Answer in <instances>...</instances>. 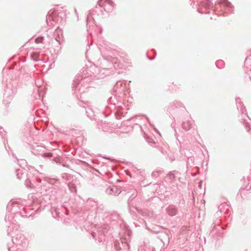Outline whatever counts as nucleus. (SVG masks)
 <instances>
[{
	"mask_svg": "<svg viewBox=\"0 0 251 251\" xmlns=\"http://www.w3.org/2000/svg\"><path fill=\"white\" fill-rule=\"evenodd\" d=\"M63 11H53L50 14L49 12L46 17V22L48 25H53L55 23L63 24L65 18Z\"/></svg>",
	"mask_w": 251,
	"mask_h": 251,
	"instance_id": "nucleus-8",
	"label": "nucleus"
},
{
	"mask_svg": "<svg viewBox=\"0 0 251 251\" xmlns=\"http://www.w3.org/2000/svg\"><path fill=\"white\" fill-rule=\"evenodd\" d=\"M147 141L149 143L155 144V141L152 139L148 138L147 139Z\"/></svg>",
	"mask_w": 251,
	"mask_h": 251,
	"instance_id": "nucleus-44",
	"label": "nucleus"
},
{
	"mask_svg": "<svg viewBox=\"0 0 251 251\" xmlns=\"http://www.w3.org/2000/svg\"><path fill=\"white\" fill-rule=\"evenodd\" d=\"M85 71L86 72V74H84L83 71L82 73H80L78 75L76 76L73 84V88H75V90H78L79 91H80L79 86L81 84L82 81H84L85 79L87 77L86 76L88 74L87 70H86Z\"/></svg>",
	"mask_w": 251,
	"mask_h": 251,
	"instance_id": "nucleus-18",
	"label": "nucleus"
},
{
	"mask_svg": "<svg viewBox=\"0 0 251 251\" xmlns=\"http://www.w3.org/2000/svg\"><path fill=\"white\" fill-rule=\"evenodd\" d=\"M25 172V170L23 169H19L16 170V174L17 178L19 179H21L23 177V176Z\"/></svg>",
	"mask_w": 251,
	"mask_h": 251,
	"instance_id": "nucleus-28",
	"label": "nucleus"
},
{
	"mask_svg": "<svg viewBox=\"0 0 251 251\" xmlns=\"http://www.w3.org/2000/svg\"><path fill=\"white\" fill-rule=\"evenodd\" d=\"M8 251H25L23 249L18 247L17 246H13L11 248H8Z\"/></svg>",
	"mask_w": 251,
	"mask_h": 251,
	"instance_id": "nucleus-34",
	"label": "nucleus"
},
{
	"mask_svg": "<svg viewBox=\"0 0 251 251\" xmlns=\"http://www.w3.org/2000/svg\"><path fill=\"white\" fill-rule=\"evenodd\" d=\"M62 166H63V167H66V168H69V167H70V166H69V165L68 164H67V163H63L62 164Z\"/></svg>",
	"mask_w": 251,
	"mask_h": 251,
	"instance_id": "nucleus-46",
	"label": "nucleus"
},
{
	"mask_svg": "<svg viewBox=\"0 0 251 251\" xmlns=\"http://www.w3.org/2000/svg\"><path fill=\"white\" fill-rule=\"evenodd\" d=\"M100 33L102 32V29L101 28L100 29Z\"/></svg>",
	"mask_w": 251,
	"mask_h": 251,
	"instance_id": "nucleus-54",
	"label": "nucleus"
},
{
	"mask_svg": "<svg viewBox=\"0 0 251 251\" xmlns=\"http://www.w3.org/2000/svg\"><path fill=\"white\" fill-rule=\"evenodd\" d=\"M169 176H171V177H174V175L172 173H170Z\"/></svg>",
	"mask_w": 251,
	"mask_h": 251,
	"instance_id": "nucleus-50",
	"label": "nucleus"
},
{
	"mask_svg": "<svg viewBox=\"0 0 251 251\" xmlns=\"http://www.w3.org/2000/svg\"><path fill=\"white\" fill-rule=\"evenodd\" d=\"M86 114L88 118L91 120H96V115L95 112L91 106H88L85 110Z\"/></svg>",
	"mask_w": 251,
	"mask_h": 251,
	"instance_id": "nucleus-23",
	"label": "nucleus"
},
{
	"mask_svg": "<svg viewBox=\"0 0 251 251\" xmlns=\"http://www.w3.org/2000/svg\"><path fill=\"white\" fill-rule=\"evenodd\" d=\"M32 181L33 182L35 181L37 184H40L42 182L41 179L37 176H33Z\"/></svg>",
	"mask_w": 251,
	"mask_h": 251,
	"instance_id": "nucleus-39",
	"label": "nucleus"
},
{
	"mask_svg": "<svg viewBox=\"0 0 251 251\" xmlns=\"http://www.w3.org/2000/svg\"><path fill=\"white\" fill-rule=\"evenodd\" d=\"M154 229V231L153 232H155V233H157L158 232H159L160 231V229H163L164 228L161 226H156L154 227L153 228Z\"/></svg>",
	"mask_w": 251,
	"mask_h": 251,
	"instance_id": "nucleus-40",
	"label": "nucleus"
},
{
	"mask_svg": "<svg viewBox=\"0 0 251 251\" xmlns=\"http://www.w3.org/2000/svg\"><path fill=\"white\" fill-rule=\"evenodd\" d=\"M11 213H9V211L6 214L4 220L6 222H8L11 226L9 225L8 227L7 234L10 235L11 229L13 228V225L15 226V222L16 220L19 217L22 218H31L33 219V215L35 213H38L43 210L45 208V205H43L41 203L40 205L35 209V208H31L30 207H23L22 208L19 206V204L17 203H11ZM9 204L7 205V208L8 210H9Z\"/></svg>",
	"mask_w": 251,
	"mask_h": 251,
	"instance_id": "nucleus-1",
	"label": "nucleus"
},
{
	"mask_svg": "<svg viewBox=\"0 0 251 251\" xmlns=\"http://www.w3.org/2000/svg\"><path fill=\"white\" fill-rule=\"evenodd\" d=\"M148 59L151 60H153L154 59V58H151V57H149L148 56Z\"/></svg>",
	"mask_w": 251,
	"mask_h": 251,
	"instance_id": "nucleus-52",
	"label": "nucleus"
},
{
	"mask_svg": "<svg viewBox=\"0 0 251 251\" xmlns=\"http://www.w3.org/2000/svg\"><path fill=\"white\" fill-rule=\"evenodd\" d=\"M167 112L169 117H172L174 120H175V118L178 119L184 114H186L184 107L181 106L180 102L177 101H175L170 104Z\"/></svg>",
	"mask_w": 251,
	"mask_h": 251,
	"instance_id": "nucleus-6",
	"label": "nucleus"
},
{
	"mask_svg": "<svg viewBox=\"0 0 251 251\" xmlns=\"http://www.w3.org/2000/svg\"><path fill=\"white\" fill-rule=\"evenodd\" d=\"M24 142L26 143L29 147L31 152L36 156H41L44 158H50L53 156L52 153L50 152H48L46 149L44 147L38 145H30V142L32 140V138L30 136V133L26 132L24 134L23 139Z\"/></svg>",
	"mask_w": 251,
	"mask_h": 251,
	"instance_id": "nucleus-2",
	"label": "nucleus"
},
{
	"mask_svg": "<svg viewBox=\"0 0 251 251\" xmlns=\"http://www.w3.org/2000/svg\"><path fill=\"white\" fill-rule=\"evenodd\" d=\"M77 182V180H75L74 181L73 179L70 182L68 183V186L69 188L70 191L72 193H76L77 191L76 182Z\"/></svg>",
	"mask_w": 251,
	"mask_h": 251,
	"instance_id": "nucleus-24",
	"label": "nucleus"
},
{
	"mask_svg": "<svg viewBox=\"0 0 251 251\" xmlns=\"http://www.w3.org/2000/svg\"><path fill=\"white\" fill-rule=\"evenodd\" d=\"M110 226L106 225L98 226L96 232L91 233L92 237L95 240H98L99 243L105 241V233L109 229Z\"/></svg>",
	"mask_w": 251,
	"mask_h": 251,
	"instance_id": "nucleus-9",
	"label": "nucleus"
},
{
	"mask_svg": "<svg viewBox=\"0 0 251 251\" xmlns=\"http://www.w3.org/2000/svg\"><path fill=\"white\" fill-rule=\"evenodd\" d=\"M101 54L103 58L107 60L108 61L111 62L113 64L117 65L118 67L120 69L122 68L120 65L121 61H118L117 58H115L113 56L112 53L111 52V50H107L106 52H104V50H101Z\"/></svg>",
	"mask_w": 251,
	"mask_h": 251,
	"instance_id": "nucleus-14",
	"label": "nucleus"
},
{
	"mask_svg": "<svg viewBox=\"0 0 251 251\" xmlns=\"http://www.w3.org/2000/svg\"><path fill=\"white\" fill-rule=\"evenodd\" d=\"M235 101L237 109H240L242 113L240 120L244 124L247 131L251 133V119L247 114L246 108L239 98H237Z\"/></svg>",
	"mask_w": 251,
	"mask_h": 251,
	"instance_id": "nucleus-5",
	"label": "nucleus"
},
{
	"mask_svg": "<svg viewBox=\"0 0 251 251\" xmlns=\"http://www.w3.org/2000/svg\"><path fill=\"white\" fill-rule=\"evenodd\" d=\"M62 33V30L59 28V26H57L53 34L54 39L59 44H60L63 38Z\"/></svg>",
	"mask_w": 251,
	"mask_h": 251,
	"instance_id": "nucleus-22",
	"label": "nucleus"
},
{
	"mask_svg": "<svg viewBox=\"0 0 251 251\" xmlns=\"http://www.w3.org/2000/svg\"><path fill=\"white\" fill-rule=\"evenodd\" d=\"M187 165H194V158L192 156L188 157Z\"/></svg>",
	"mask_w": 251,
	"mask_h": 251,
	"instance_id": "nucleus-37",
	"label": "nucleus"
},
{
	"mask_svg": "<svg viewBox=\"0 0 251 251\" xmlns=\"http://www.w3.org/2000/svg\"><path fill=\"white\" fill-rule=\"evenodd\" d=\"M61 177L63 179L66 181H69V182L73 180V176H72L71 175L67 173L62 174L61 175Z\"/></svg>",
	"mask_w": 251,
	"mask_h": 251,
	"instance_id": "nucleus-30",
	"label": "nucleus"
},
{
	"mask_svg": "<svg viewBox=\"0 0 251 251\" xmlns=\"http://www.w3.org/2000/svg\"><path fill=\"white\" fill-rule=\"evenodd\" d=\"M162 153H163V154L165 153V152L164 151H162Z\"/></svg>",
	"mask_w": 251,
	"mask_h": 251,
	"instance_id": "nucleus-56",
	"label": "nucleus"
},
{
	"mask_svg": "<svg viewBox=\"0 0 251 251\" xmlns=\"http://www.w3.org/2000/svg\"><path fill=\"white\" fill-rule=\"evenodd\" d=\"M196 125L194 124V121L191 118L183 121L181 124V127L186 131H189L192 132L194 131Z\"/></svg>",
	"mask_w": 251,
	"mask_h": 251,
	"instance_id": "nucleus-16",
	"label": "nucleus"
},
{
	"mask_svg": "<svg viewBox=\"0 0 251 251\" xmlns=\"http://www.w3.org/2000/svg\"><path fill=\"white\" fill-rule=\"evenodd\" d=\"M75 13L76 15L77 16V17H78V14H77V12H76V9H75Z\"/></svg>",
	"mask_w": 251,
	"mask_h": 251,
	"instance_id": "nucleus-53",
	"label": "nucleus"
},
{
	"mask_svg": "<svg viewBox=\"0 0 251 251\" xmlns=\"http://www.w3.org/2000/svg\"><path fill=\"white\" fill-rule=\"evenodd\" d=\"M175 132H176L175 136H176V140H177V142L179 143V144H181V142H180V139H179L178 138V136H177V133H176V129H175Z\"/></svg>",
	"mask_w": 251,
	"mask_h": 251,
	"instance_id": "nucleus-45",
	"label": "nucleus"
},
{
	"mask_svg": "<svg viewBox=\"0 0 251 251\" xmlns=\"http://www.w3.org/2000/svg\"><path fill=\"white\" fill-rule=\"evenodd\" d=\"M4 131L2 127L0 126V135L2 136V137L4 138L5 136V133H4Z\"/></svg>",
	"mask_w": 251,
	"mask_h": 251,
	"instance_id": "nucleus-43",
	"label": "nucleus"
},
{
	"mask_svg": "<svg viewBox=\"0 0 251 251\" xmlns=\"http://www.w3.org/2000/svg\"><path fill=\"white\" fill-rule=\"evenodd\" d=\"M108 71V69L105 68H102L100 70V73L97 74V77L98 78H102L106 76V72Z\"/></svg>",
	"mask_w": 251,
	"mask_h": 251,
	"instance_id": "nucleus-26",
	"label": "nucleus"
},
{
	"mask_svg": "<svg viewBox=\"0 0 251 251\" xmlns=\"http://www.w3.org/2000/svg\"><path fill=\"white\" fill-rule=\"evenodd\" d=\"M103 11H104L103 9V7L101 5H100L99 3V1H98V4L96 6L94 9H93L92 11H90L88 13L86 17V23L87 26V30H89L90 25H89V27L88 25L91 23V21L92 22L94 21V18L92 17V15L97 14L98 15H103Z\"/></svg>",
	"mask_w": 251,
	"mask_h": 251,
	"instance_id": "nucleus-11",
	"label": "nucleus"
},
{
	"mask_svg": "<svg viewBox=\"0 0 251 251\" xmlns=\"http://www.w3.org/2000/svg\"><path fill=\"white\" fill-rule=\"evenodd\" d=\"M154 185L155 186V190H156L158 188V187H159V185L158 184H156V183L154 184Z\"/></svg>",
	"mask_w": 251,
	"mask_h": 251,
	"instance_id": "nucleus-48",
	"label": "nucleus"
},
{
	"mask_svg": "<svg viewBox=\"0 0 251 251\" xmlns=\"http://www.w3.org/2000/svg\"><path fill=\"white\" fill-rule=\"evenodd\" d=\"M215 65L219 69H222L225 67V62L222 60H218L216 61Z\"/></svg>",
	"mask_w": 251,
	"mask_h": 251,
	"instance_id": "nucleus-33",
	"label": "nucleus"
},
{
	"mask_svg": "<svg viewBox=\"0 0 251 251\" xmlns=\"http://www.w3.org/2000/svg\"><path fill=\"white\" fill-rule=\"evenodd\" d=\"M12 156L14 158H15L17 160V161L19 163V166L22 168V169H24V167L26 166L27 162L25 160L20 159L19 160L17 159V157L14 154V153H13Z\"/></svg>",
	"mask_w": 251,
	"mask_h": 251,
	"instance_id": "nucleus-25",
	"label": "nucleus"
},
{
	"mask_svg": "<svg viewBox=\"0 0 251 251\" xmlns=\"http://www.w3.org/2000/svg\"><path fill=\"white\" fill-rule=\"evenodd\" d=\"M128 210H129V212L130 213V215H132V218L134 219V220H135L136 219V218L137 217V215L136 214V213L133 211H132L130 209V208H129L128 209Z\"/></svg>",
	"mask_w": 251,
	"mask_h": 251,
	"instance_id": "nucleus-41",
	"label": "nucleus"
},
{
	"mask_svg": "<svg viewBox=\"0 0 251 251\" xmlns=\"http://www.w3.org/2000/svg\"><path fill=\"white\" fill-rule=\"evenodd\" d=\"M99 3L102 6L103 10L107 13L112 11L115 6L111 0H100Z\"/></svg>",
	"mask_w": 251,
	"mask_h": 251,
	"instance_id": "nucleus-17",
	"label": "nucleus"
},
{
	"mask_svg": "<svg viewBox=\"0 0 251 251\" xmlns=\"http://www.w3.org/2000/svg\"><path fill=\"white\" fill-rule=\"evenodd\" d=\"M158 238H159L160 240L164 244L165 243L168 244L170 242V231L169 230H166L164 232H160Z\"/></svg>",
	"mask_w": 251,
	"mask_h": 251,
	"instance_id": "nucleus-20",
	"label": "nucleus"
},
{
	"mask_svg": "<svg viewBox=\"0 0 251 251\" xmlns=\"http://www.w3.org/2000/svg\"><path fill=\"white\" fill-rule=\"evenodd\" d=\"M49 183H50L51 184H53L54 185L57 186V184H58L59 183V181L58 179L56 178H46V180Z\"/></svg>",
	"mask_w": 251,
	"mask_h": 251,
	"instance_id": "nucleus-31",
	"label": "nucleus"
},
{
	"mask_svg": "<svg viewBox=\"0 0 251 251\" xmlns=\"http://www.w3.org/2000/svg\"><path fill=\"white\" fill-rule=\"evenodd\" d=\"M51 212L52 215V217L54 218H57L58 217H60V212L59 210L55 207L51 208Z\"/></svg>",
	"mask_w": 251,
	"mask_h": 251,
	"instance_id": "nucleus-29",
	"label": "nucleus"
},
{
	"mask_svg": "<svg viewBox=\"0 0 251 251\" xmlns=\"http://www.w3.org/2000/svg\"><path fill=\"white\" fill-rule=\"evenodd\" d=\"M249 64H250V66H251V55L249 56H247L246 58V59H245V67L246 68H249V67H248L247 66V65Z\"/></svg>",
	"mask_w": 251,
	"mask_h": 251,
	"instance_id": "nucleus-36",
	"label": "nucleus"
},
{
	"mask_svg": "<svg viewBox=\"0 0 251 251\" xmlns=\"http://www.w3.org/2000/svg\"><path fill=\"white\" fill-rule=\"evenodd\" d=\"M126 174L127 175L129 176L130 177H132V175H131V173L128 171H126Z\"/></svg>",
	"mask_w": 251,
	"mask_h": 251,
	"instance_id": "nucleus-47",
	"label": "nucleus"
},
{
	"mask_svg": "<svg viewBox=\"0 0 251 251\" xmlns=\"http://www.w3.org/2000/svg\"><path fill=\"white\" fill-rule=\"evenodd\" d=\"M151 251H155V249H153Z\"/></svg>",
	"mask_w": 251,
	"mask_h": 251,
	"instance_id": "nucleus-55",
	"label": "nucleus"
},
{
	"mask_svg": "<svg viewBox=\"0 0 251 251\" xmlns=\"http://www.w3.org/2000/svg\"><path fill=\"white\" fill-rule=\"evenodd\" d=\"M85 208L87 210H90L95 214L102 212V207L101 206H98L97 202L92 199H88L85 203Z\"/></svg>",
	"mask_w": 251,
	"mask_h": 251,
	"instance_id": "nucleus-12",
	"label": "nucleus"
},
{
	"mask_svg": "<svg viewBox=\"0 0 251 251\" xmlns=\"http://www.w3.org/2000/svg\"><path fill=\"white\" fill-rule=\"evenodd\" d=\"M28 178H26V179L25 181V185L27 188H33L34 187L33 184L31 182L32 180H30V175H27Z\"/></svg>",
	"mask_w": 251,
	"mask_h": 251,
	"instance_id": "nucleus-32",
	"label": "nucleus"
},
{
	"mask_svg": "<svg viewBox=\"0 0 251 251\" xmlns=\"http://www.w3.org/2000/svg\"><path fill=\"white\" fill-rule=\"evenodd\" d=\"M166 213L171 217H173L177 215L178 210V208L175 205L170 204L166 208Z\"/></svg>",
	"mask_w": 251,
	"mask_h": 251,
	"instance_id": "nucleus-21",
	"label": "nucleus"
},
{
	"mask_svg": "<svg viewBox=\"0 0 251 251\" xmlns=\"http://www.w3.org/2000/svg\"><path fill=\"white\" fill-rule=\"evenodd\" d=\"M31 58L34 61H38L41 60L39 59V54L36 52H33L31 54Z\"/></svg>",
	"mask_w": 251,
	"mask_h": 251,
	"instance_id": "nucleus-35",
	"label": "nucleus"
},
{
	"mask_svg": "<svg viewBox=\"0 0 251 251\" xmlns=\"http://www.w3.org/2000/svg\"><path fill=\"white\" fill-rule=\"evenodd\" d=\"M132 231L126 228L124 233L120 238V242L115 240L114 243V249L116 251H128L130 249L129 243L131 240Z\"/></svg>",
	"mask_w": 251,
	"mask_h": 251,
	"instance_id": "nucleus-4",
	"label": "nucleus"
},
{
	"mask_svg": "<svg viewBox=\"0 0 251 251\" xmlns=\"http://www.w3.org/2000/svg\"><path fill=\"white\" fill-rule=\"evenodd\" d=\"M108 102L114 106L116 111L115 113L116 118L118 120L121 119V115L123 114V112L121 110H123L124 107H126L125 104L122 101L123 99L121 96H117V94H115L113 96L110 97L108 99Z\"/></svg>",
	"mask_w": 251,
	"mask_h": 251,
	"instance_id": "nucleus-7",
	"label": "nucleus"
},
{
	"mask_svg": "<svg viewBox=\"0 0 251 251\" xmlns=\"http://www.w3.org/2000/svg\"><path fill=\"white\" fill-rule=\"evenodd\" d=\"M44 40V37L42 36H40L35 39V42L36 43H41L43 42Z\"/></svg>",
	"mask_w": 251,
	"mask_h": 251,
	"instance_id": "nucleus-38",
	"label": "nucleus"
},
{
	"mask_svg": "<svg viewBox=\"0 0 251 251\" xmlns=\"http://www.w3.org/2000/svg\"><path fill=\"white\" fill-rule=\"evenodd\" d=\"M230 211V208L229 206L226 203H222L218 206V211L215 214V217H217V219L213 223V227L211 229L209 235L211 237H214L215 235H217L220 236L219 231L224 229V227L221 226L220 224L221 223V218H219L220 214L223 213L226 215L228 214Z\"/></svg>",
	"mask_w": 251,
	"mask_h": 251,
	"instance_id": "nucleus-3",
	"label": "nucleus"
},
{
	"mask_svg": "<svg viewBox=\"0 0 251 251\" xmlns=\"http://www.w3.org/2000/svg\"><path fill=\"white\" fill-rule=\"evenodd\" d=\"M113 89L116 94L121 96H124L126 94V92L129 89V84L125 80L119 81L114 85Z\"/></svg>",
	"mask_w": 251,
	"mask_h": 251,
	"instance_id": "nucleus-10",
	"label": "nucleus"
},
{
	"mask_svg": "<svg viewBox=\"0 0 251 251\" xmlns=\"http://www.w3.org/2000/svg\"><path fill=\"white\" fill-rule=\"evenodd\" d=\"M163 171L161 169H157L156 170L153 171L151 173V176L152 178H156L160 175L162 174Z\"/></svg>",
	"mask_w": 251,
	"mask_h": 251,
	"instance_id": "nucleus-27",
	"label": "nucleus"
},
{
	"mask_svg": "<svg viewBox=\"0 0 251 251\" xmlns=\"http://www.w3.org/2000/svg\"><path fill=\"white\" fill-rule=\"evenodd\" d=\"M251 188V187L250 186L249 189H248V186H246V188L245 189H243L242 190H241L240 191V194H241V196H242L243 194H244L246 192V190L247 191H248L249 189H250Z\"/></svg>",
	"mask_w": 251,
	"mask_h": 251,
	"instance_id": "nucleus-42",
	"label": "nucleus"
},
{
	"mask_svg": "<svg viewBox=\"0 0 251 251\" xmlns=\"http://www.w3.org/2000/svg\"><path fill=\"white\" fill-rule=\"evenodd\" d=\"M218 3L223 7L226 13L230 14L233 11L234 6L228 0H219Z\"/></svg>",
	"mask_w": 251,
	"mask_h": 251,
	"instance_id": "nucleus-19",
	"label": "nucleus"
},
{
	"mask_svg": "<svg viewBox=\"0 0 251 251\" xmlns=\"http://www.w3.org/2000/svg\"><path fill=\"white\" fill-rule=\"evenodd\" d=\"M4 91L3 102L5 104H7L8 103L10 102V101L14 97L16 93V91L15 89H13L12 86L9 84L6 85Z\"/></svg>",
	"mask_w": 251,
	"mask_h": 251,
	"instance_id": "nucleus-13",
	"label": "nucleus"
},
{
	"mask_svg": "<svg viewBox=\"0 0 251 251\" xmlns=\"http://www.w3.org/2000/svg\"><path fill=\"white\" fill-rule=\"evenodd\" d=\"M12 241L15 246H17L20 248H21V247H25L26 246L27 244V240L25 238V236L21 233L17 234L15 238H12Z\"/></svg>",
	"mask_w": 251,
	"mask_h": 251,
	"instance_id": "nucleus-15",
	"label": "nucleus"
},
{
	"mask_svg": "<svg viewBox=\"0 0 251 251\" xmlns=\"http://www.w3.org/2000/svg\"><path fill=\"white\" fill-rule=\"evenodd\" d=\"M37 91H38V99H40V97H41V96H40V93L39 92V89H38ZM36 99H38V98H36Z\"/></svg>",
	"mask_w": 251,
	"mask_h": 251,
	"instance_id": "nucleus-49",
	"label": "nucleus"
},
{
	"mask_svg": "<svg viewBox=\"0 0 251 251\" xmlns=\"http://www.w3.org/2000/svg\"><path fill=\"white\" fill-rule=\"evenodd\" d=\"M113 189H114V188H110V193H111V192H113Z\"/></svg>",
	"mask_w": 251,
	"mask_h": 251,
	"instance_id": "nucleus-51",
	"label": "nucleus"
}]
</instances>
